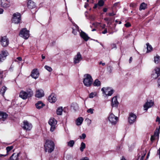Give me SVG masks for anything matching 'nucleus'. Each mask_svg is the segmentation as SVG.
<instances>
[{"instance_id": "nucleus-58", "label": "nucleus", "mask_w": 160, "mask_h": 160, "mask_svg": "<svg viewBox=\"0 0 160 160\" xmlns=\"http://www.w3.org/2000/svg\"><path fill=\"white\" fill-rule=\"evenodd\" d=\"M107 9L106 8H105L103 9V11L104 12H106L107 11Z\"/></svg>"}, {"instance_id": "nucleus-52", "label": "nucleus", "mask_w": 160, "mask_h": 160, "mask_svg": "<svg viewBox=\"0 0 160 160\" xmlns=\"http://www.w3.org/2000/svg\"><path fill=\"white\" fill-rule=\"evenodd\" d=\"M17 59L19 61H21L22 60V58L21 57H18L17 58Z\"/></svg>"}, {"instance_id": "nucleus-23", "label": "nucleus", "mask_w": 160, "mask_h": 160, "mask_svg": "<svg viewBox=\"0 0 160 160\" xmlns=\"http://www.w3.org/2000/svg\"><path fill=\"white\" fill-rule=\"evenodd\" d=\"M8 116V114L6 112H0V120L4 121Z\"/></svg>"}, {"instance_id": "nucleus-8", "label": "nucleus", "mask_w": 160, "mask_h": 160, "mask_svg": "<svg viewBox=\"0 0 160 160\" xmlns=\"http://www.w3.org/2000/svg\"><path fill=\"white\" fill-rule=\"evenodd\" d=\"M108 120L112 125H115L118 121V118L113 114L111 113L108 117Z\"/></svg>"}, {"instance_id": "nucleus-31", "label": "nucleus", "mask_w": 160, "mask_h": 160, "mask_svg": "<svg viewBox=\"0 0 160 160\" xmlns=\"http://www.w3.org/2000/svg\"><path fill=\"white\" fill-rule=\"evenodd\" d=\"M160 128V126L159 127V128H157L154 132V136H158L159 135V134L160 132V131H159V129Z\"/></svg>"}, {"instance_id": "nucleus-25", "label": "nucleus", "mask_w": 160, "mask_h": 160, "mask_svg": "<svg viewBox=\"0 0 160 160\" xmlns=\"http://www.w3.org/2000/svg\"><path fill=\"white\" fill-rule=\"evenodd\" d=\"M20 153L16 154L15 153H13L10 157V160H19L18 158Z\"/></svg>"}, {"instance_id": "nucleus-16", "label": "nucleus", "mask_w": 160, "mask_h": 160, "mask_svg": "<svg viewBox=\"0 0 160 160\" xmlns=\"http://www.w3.org/2000/svg\"><path fill=\"white\" fill-rule=\"evenodd\" d=\"M39 73L37 69H33L32 72L31 74V77L36 79L38 77Z\"/></svg>"}, {"instance_id": "nucleus-40", "label": "nucleus", "mask_w": 160, "mask_h": 160, "mask_svg": "<svg viewBox=\"0 0 160 160\" xmlns=\"http://www.w3.org/2000/svg\"><path fill=\"white\" fill-rule=\"evenodd\" d=\"M159 58L160 57L158 56H157L156 57H154V61L155 63H157L158 62Z\"/></svg>"}, {"instance_id": "nucleus-11", "label": "nucleus", "mask_w": 160, "mask_h": 160, "mask_svg": "<svg viewBox=\"0 0 160 160\" xmlns=\"http://www.w3.org/2000/svg\"><path fill=\"white\" fill-rule=\"evenodd\" d=\"M0 5L4 8H7L10 6L9 0H1Z\"/></svg>"}, {"instance_id": "nucleus-41", "label": "nucleus", "mask_w": 160, "mask_h": 160, "mask_svg": "<svg viewBox=\"0 0 160 160\" xmlns=\"http://www.w3.org/2000/svg\"><path fill=\"white\" fill-rule=\"evenodd\" d=\"M129 6L130 7H131L132 8H135L137 6V4L135 3H130L129 5Z\"/></svg>"}, {"instance_id": "nucleus-22", "label": "nucleus", "mask_w": 160, "mask_h": 160, "mask_svg": "<svg viewBox=\"0 0 160 160\" xmlns=\"http://www.w3.org/2000/svg\"><path fill=\"white\" fill-rule=\"evenodd\" d=\"M27 6L30 9H32L35 7V3L31 0H28Z\"/></svg>"}, {"instance_id": "nucleus-57", "label": "nucleus", "mask_w": 160, "mask_h": 160, "mask_svg": "<svg viewBox=\"0 0 160 160\" xmlns=\"http://www.w3.org/2000/svg\"><path fill=\"white\" fill-rule=\"evenodd\" d=\"M99 64H102V65H103V66H104V65H105V63H102V62H99Z\"/></svg>"}, {"instance_id": "nucleus-64", "label": "nucleus", "mask_w": 160, "mask_h": 160, "mask_svg": "<svg viewBox=\"0 0 160 160\" xmlns=\"http://www.w3.org/2000/svg\"><path fill=\"white\" fill-rule=\"evenodd\" d=\"M121 160H126L125 159V158L123 157H122V158L121 159Z\"/></svg>"}, {"instance_id": "nucleus-14", "label": "nucleus", "mask_w": 160, "mask_h": 160, "mask_svg": "<svg viewBox=\"0 0 160 160\" xmlns=\"http://www.w3.org/2000/svg\"><path fill=\"white\" fill-rule=\"evenodd\" d=\"M82 59V58L80 52L77 53V55L74 58V63L75 64L78 63Z\"/></svg>"}, {"instance_id": "nucleus-27", "label": "nucleus", "mask_w": 160, "mask_h": 160, "mask_svg": "<svg viewBox=\"0 0 160 160\" xmlns=\"http://www.w3.org/2000/svg\"><path fill=\"white\" fill-rule=\"evenodd\" d=\"M147 6L146 4L144 2L142 3L140 5L139 7V10H144L146 9Z\"/></svg>"}, {"instance_id": "nucleus-18", "label": "nucleus", "mask_w": 160, "mask_h": 160, "mask_svg": "<svg viewBox=\"0 0 160 160\" xmlns=\"http://www.w3.org/2000/svg\"><path fill=\"white\" fill-rule=\"evenodd\" d=\"M56 100L55 95L53 93H52L48 97V100L50 102L54 103Z\"/></svg>"}, {"instance_id": "nucleus-1", "label": "nucleus", "mask_w": 160, "mask_h": 160, "mask_svg": "<svg viewBox=\"0 0 160 160\" xmlns=\"http://www.w3.org/2000/svg\"><path fill=\"white\" fill-rule=\"evenodd\" d=\"M45 151L51 153L54 150L55 145L53 142L51 140H47L44 146Z\"/></svg>"}, {"instance_id": "nucleus-20", "label": "nucleus", "mask_w": 160, "mask_h": 160, "mask_svg": "<svg viewBox=\"0 0 160 160\" xmlns=\"http://www.w3.org/2000/svg\"><path fill=\"white\" fill-rule=\"evenodd\" d=\"M118 104L116 97H113L112 99L111 105L112 107H117Z\"/></svg>"}, {"instance_id": "nucleus-15", "label": "nucleus", "mask_w": 160, "mask_h": 160, "mask_svg": "<svg viewBox=\"0 0 160 160\" xmlns=\"http://www.w3.org/2000/svg\"><path fill=\"white\" fill-rule=\"evenodd\" d=\"M136 116L135 115L132 113H130L128 118V122L130 124H132L134 122L136 119Z\"/></svg>"}, {"instance_id": "nucleus-46", "label": "nucleus", "mask_w": 160, "mask_h": 160, "mask_svg": "<svg viewBox=\"0 0 160 160\" xmlns=\"http://www.w3.org/2000/svg\"><path fill=\"white\" fill-rule=\"evenodd\" d=\"M124 25L126 27H130L131 25L130 23L127 22Z\"/></svg>"}, {"instance_id": "nucleus-61", "label": "nucleus", "mask_w": 160, "mask_h": 160, "mask_svg": "<svg viewBox=\"0 0 160 160\" xmlns=\"http://www.w3.org/2000/svg\"><path fill=\"white\" fill-rule=\"evenodd\" d=\"M88 6V3H85L84 5V7L85 8H86Z\"/></svg>"}, {"instance_id": "nucleus-53", "label": "nucleus", "mask_w": 160, "mask_h": 160, "mask_svg": "<svg viewBox=\"0 0 160 160\" xmlns=\"http://www.w3.org/2000/svg\"><path fill=\"white\" fill-rule=\"evenodd\" d=\"M151 140L152 141L154 140V136H152L151 137Z\"/></svg>"}, {"instance_id": "nucleus-29", "label": "nucleus", "mask_w": 160, "mask_h": 160, "mask_svg": "<svg viewBox=\"0 0 160 160\" xmlns=\"http://www.w3.org/2000/svg\"><path fill=\"white\" fill-rule=\"evenodd\" d=\"M101 84L100 82L98 79H96L93 83V85L94 86H99Z\"/></svg>"}, {"instance_id": "nucleus-34", "label": "nucleus", "mask_w": 160, "mask_h": 160, "mask_svg": "<svg viewBox=\"0 0 160 160\" xmlns=\"http://www.w3.org/2000/svg\"><path fill=\"white\" fill-rule=\"evenodd\" d=\"M74 144V141L71 140L68 142V146L70 147H72Z\"/></svg>"}, {"instance_id": "nucleus-55", "label": "nucleus", "mask_w": 160, "mask_h": 160, "mask_svg": "<svg viewBox=\"0 0 160 160\" xmlns=\"http://www.w3.org/2000/svg\"><path fill=\"white\" fill-rule=\"evenodd\" d=\"M158 153L159 155V158L160 159V148H159V149L158 150Z\"/></svg>"}, {"instance_id": "nucleus-60", "label": "nucleus", "mask_w": 160, "mask_h": 160, "mask_svg": "<svg viewBox=\"0 0 160 160\" xmlns=\"http://www.w3.org/2000/svg\"><path fill=\"white\" fill-rule=\"evenodd\" d=\"M118 2H116V3H115L114 4L113 6H116L118 5Z\"/></svg>"}, {"instance_id": "nucleus-62", "label": "nucleus", "mask_w": 160, "mask_h": 160, "mask_svg": "<svg viewBox=\"0 0 160 160\" xmlns=\"http://www.w3.org/2000/svg\"><path fill=\"white\" fill-rule=\"evenodd\" d=\"M42 59H43L45 58V56H43V55H42Z\"/></svg>"}, {"instance_id": "nucleus-63", "label": "nucleus", "mask_w": 160, "mask_h": 160, "mask_svg": "<svg viewBox=\"0 0 160 160\" xmlns=\"http://www.w3.org/2000/svg\"><path fill=\"white\" fill-rule=\"evenodd\" d=\"M149 153H150L149 152L148 153L147 156V159H148V157L149 156Z\"/></svg>"}, {"instance_id": "nucleus-48", "label": "nucleus", "mask_w": 160, "mask_h": 160, "mask_svg": "<svg viewBox=\"0 0 160 160\" xmlns=\"http://www.w3.org/2000/svg\"><path fill=\"white\" fill-rule=\"evenodd\" d=\"M156 121L158 122L159 124L160 123V118L158 117H157Z\"/></svg>"}, {"instance_id": "nucleus-26", "label": "nucleus", "mask_w": 160, "mask_h": 160, "mask_svg": "<svg viewBox=\"0 0 160 160\" xmlns=\"http://www.w3.org/2000/svg\"><path fill=\"white\" fill-rule=\"evenodd\" d=\"M83 121V118L82 117H79L77 119L76 121V123L77 125H80L82 123Z\"/></svg>"}, {"instance_id": "nucleus-36", "label": "nucleus", "mask_w": 160, "mask_h": 160, "mask_svg": "<svg viewBox=\"0 0 160 160\" xmlns=\"http://www.w3.org/2000/svg\"><path fill=\"white\" fill-rule=\"evenodd\" d=\"M104 4V2L102 0H100L98 1V5L101 7L103 6Z\"/></svg>"}, {"instance_id": "nucleus-19", "label": "nucleus", "mask_w": 160, "mask_h": 160, "mask_svg": "<svg viewBox=\"0 0 160 160\" xmlns=\"http://www.w3.org/2000/svg\"><path fill=\"white\" fill-rule=\"evenodd\" d=\"M74 27H72V32L74 35H76L77 33V32H79V28L74 23H73Z\"/></svg>"}, {"instance_id": "nucleus-13", "label": "nucleus", "mask_w": 160, "mask_h": 160, "mask_svg": "<svg viewBox=\"0 0 160 160\" xmlns=\"http://www.w3.org/2000/svg\"><path fill=\"white\" fill-rule=\"evenodd\" d=\"M8 55V53L6 50H3L0 54V62H3Z\"/></svg>"}, {"instance_id": "nucleus-59", "label": "nucleus", "mask_w": 160, "mask_h": 160, "mask_svg": "<svg viewBox=\"0 0 160 160\" xmlns=\"http://www.w3.org/2000/svg\"><path fill=\"white\" fill-rule=\"evenodd\" d=\"M98 5V3L97 4H95L94 5V6L93 7V8H97V6Z\"/></svg>"}, {"instance_id": "nucleus-33", "label": "nucleus", "mask_w": 160, "mask_h": 160, "mask_svg": "<svg viewBox=\"0 0 160 160\" xmlns=\"http://www.w3.org/2000/svg\"><path fill=\"white\" fill-rule=\"evenodd\" d=\"M86 147V145L85 143L83 142H82L81 143L80 147V150L81 152L83 151L84 149Z\"/></svg>"}, {"instance_id": "nucleus-35", "label": "nucleus", "mask_w": 160, "mask_h": 160, "mask_svg": "<svg viewBox=\"0 0 160 160\" xmlns=\"http://www.w3.org/2000/svg\"><path fill=\"white\" fill-rule=\"evenodd\" d=\"M155 70L156 73L157 74V77H158L160 75V67L156 68Z\"/></svg>"}, {"instance_id": "nucleus-10", "label": "nucleus", "mask_w": 160, "mask_h": 160, "mask_svg": "<svg viewBox=\"0 0 160 160\" xmlns=\"http://www.w3.org/2000/svg\"><path fill=\"white\" fill-rule=\"evenodd\" d=\"M1 44L3 47L7 46L9 44V40L6 36L1 37L0 39Z\"/></svg>"}, {"instance_id": "nucleus-37", "label": "nucleus", "mask_w": 160, "mask_h": 160, "mask_svg": "<svg viewBox=\"0 0 160 160\" xmlns=\"http://www.w3.org/2000/svg\"><path fill=\"white\" fill-rule=\"evenodd\" d=\"M44 68L49 72H51L52 71V69L51 68L48 66L45 65L44 66Z\"/></svg>"}, {"instance_id": "nucleus-54", "label": "nucleus", "mask_w": 160, "mask_h": 160, "mask_svg": "<svg viewBox=\"0 0 160 160\" xmlns=\"http://www.w3.org/2000/svg\"><path fill=\"white\" fill-rule=\"evenodd\" d=\"M3 10L2 9L0 8V14H2L3 13Z\"/></svg>"}, {"instance_id": "nucleus-6", "label": "nucleus", "mask_w": 160, "mask_h": 160, "mask_svg": "<svg viewBox=\"0 0 160 160\" xmlns=\"http://www.w3.org/2000/svg\"><path fill=\"white\" fill-rule=\"evenodd\" d=\"M29 32L26 28L22 29L19 33V36L25 39H27L29 37Z\"/></svg>"}, {"instance_id": "nucleus-3", "label": "nucleus", "mask_w": 160, "mask_h": 160, "mask_svg": "<svg viewBox=\"0 0 160 160\" xmlns=\"http://www.w3.org/2000/svg\"><path fill=\"white\" fill-rule=\"evenodd\" d=\"M83 83L85 86L88 87L91 86L93 82V79L91 75L89 74H86L84 75Z\"/></svg>"}, {"instance_id": "nucleus-39", "label": "nucleus", "mask_w": 160, "mask_h": 160, "mask_svg": "<svg viewBox=\"0 0 160 160\" xmlns=\"http://www.w3.org/2000/svg\"><path fill=\"white\" fill-rule=\"evenodd\" d=\"M13 147V146H8L6 148V149L7 150V152H8L10 151H11V150H12Z\"/></svg>"}, {"instance_id": "nucleus-9", "label": "nucleus", "mask_w": 160, "mask_h": 160, "mask_svg": "<svg viewBox=\"0 0 160 160\" xmlns=\"http://www.w3.org/2000/svg\"><path fill=\"white\" fill-rule=\"evenodd\" d=\"M154 103L153 101L150 100H147V102L143 106L144 110H147L148 109L152 107Z\"/></svg>"}, {"instance_id": "nucleus-56", "label": "nucleus", "mask_w": 160, "mask_h": 160, "mask_svg": "<svg viewBox=\"0 0 160 160\" xmlns=\"http://www.w3.org/2000/svg\"><path fill=\"white\" fill-rule=\"evenodd\" d=\"M132 57H131L129 59V62L130 63L132 62Z\"/></svg>"}, {"instance_id": "nucleus-17", "label": "nucleus", "mask_w": 160, "mask_h": 160, "mask_svg": "<svg viewBox=\"0 0 160 160\" xmlns=\"http://www.w3.org/2000/svg\"><path fill=\"white\" fill-rule=\"evenodd\" d=\"M44 93L43 90L41 89H38L36 91L35 96L38 98H41L44 96Z\"/></svg>"}, {"instance_id": "nucleus-49", "label": "nucleus", "mask_w": 160, "mask_h": 160, "mask_svg": "<svg viewBox=\"0 0 160 160\" xmlns=\"http://www.w3.org/2000/svg\"><path fill=\"white\" fill-rule=\"evenodd\" d=\"M80 160H89L88 158L87 157H84L82 159H81Z\"/></svg>"}, {"instance_id": "nucleus-32", "label": "nucleus", "mask_w": 160, "mask_h": 160, "mask_svg": "<svg viewBox=\"0 0 160 160\" xmlns=\"http://www.w3.org/2000/svg\"><path fill=\"white\" fill-rule=\"evenodd\" d=\"M7 89V88L5 86H3L2 87L0 90V92L2 94V95H3L4 94V93Z\"/></svg>"}, {"instance_id": "nucleus-51", "label": "nucleus", "mask_w": 160, "mask_h": 160, "mask_svg": "<svg viewBox=\"0 0 160 160\" xmlns=\"http://www.w3.org/2000/svg\"><path fill=\"white\" fill-rule=\"evenodd\" d=\"M157 82L158 83V87L160 88V78L158 79Z\"/></svg>"}, {"instance_id": "nucleus-24", "label": "nucleus", "mask_w": 160, "mask_h": 160, "mask_svg": "<svg viewBox=\"0 0 160 160\" xmlns=\"http://www.w3.org/2000/svg\"><path fill=\"white\" fill-rule=\"evenodd\" d=\"M36 107L37 109H40L45 106V104L41 101L38 102L35 104Z\"/></svg>"}, {"instance_id": "nucleus-47", "label": "nucleus", "mask_w": 160, "mask_h": 160, "mask_svg": "<svg viewBox=\"0 0 160 160\" xmlns=\"http://www.w3.org/2000/svg\"><path fill=\"white\" fill-rule=\"evenodd\" d=\"M116 15L115 13H114L113 12L109 13L108 15L110 16H112Z\"/></svg>"}, {"instance_id": "nucleus-21", "label": "nucleus", "mask_w": 160, "mask_h": 160, "mask_svg": "<svg viewBox=\"0 0 160 160\" xmlns=\"http://www.w3.org/2000/svg\"><path fill=\"white\" fill-rule=\"evenodd\" d=\"M80 36L85 41H87L90 38L87 34L82 31L80 33Z\"/></svg>"}, {"instance_id": "nucleus-50", "label": "nucleus", "mask_w": 160, "mask_h": 160, "mask_svg": "<svg viewBox=\"0 0 160 160\" xmlns=\"http://www.w3.org/2000/svg\"><path fill=\"white\" fill-rule=\"evenodd\" d=\"M107 32V28L105 29L102 32V33L103 34H105Z\"/></svg>"}, {"instance_id": "nucleus-44", "label": "nucleus", "mask_w": 160, "mask_h": 160, "mask_svg": "<svg viewBox=\"0 0 160 160\" xmlns=\"http://www.w3.org/2000/svg\"><path fill=\"white\" fill-rule=\"evenodd\" d=\"M95 95V94L94 93L92 92L89 94V97L90 98H92Z\"/></svg>"}, {"instance_id": "nucleus-4", "label": "nucleus", "mask_w": 160, "mask_h": 160, "mask_svg": "<svg viewBox=\"0 0 160 160\" xmlns=\"http://www.w3.org/2000/svg\"><path fill=\"white\" fill-rule=\"evenodd\" d=\"M101 91L102 92V93L104 94L106 97L111 96L114 92V90L112 89L109 87H103L101 89Z\"/></svg>"}, {"instance_id": "nucleus-7", "label": "nucleus", "mask_w": 160, "mask_h": 160, "mask_svg": "<svg viewBox=\"0 0 160 160\" xmlns=\"http://www.w3.org/2000/svg\"><path fill=\"white\" fill-rule=\"evenodd\" d=\"M21 15L19 13L17 12L14 13L12 19V22L15 24L19 23L21 21Z\"/></svg>"}, {"instance_id": "nucleus-42", "label": "nucleus", "mask_w": 160, "mask_h": 160, "mask_svg": "<svg viewBox=\"0 0 160 160\" xmlns=\"http://www.w3.org/2000/svg\"><path fill=\"white\" fill-rule=\"evenodd\" d=\"M93 109L92 108H89V109H88V110H87V112L88 113H90L91 114H93Z\"/></svg>"}, {"instance_id": "nucleus-30", "label": "nucleus", "mask_w": 160, "mask_h": 160, "mask_svg": "<svg viewBox=\"0 0 160 160\" xmlns=\"http://www.w3.org/2000/svg\"><path fill=\"white\" fill-rule=\"evenodd\" d=\"M146 45L147 46V52H151L152 49V46L151 45H150L148 43L146 44Z\"/></svg>"}, {"instance_id": "nucleus-28", "label": "nucleus", "mask_w": 160, "mask_h": 160, "mask_svg": "<svg viewBox=\"0 0 160 160\" xmlns=\"http://www.w3.org/2000/svg\"><path fill=\"white\" fill-rule=\"evenodd\" d=\"M63 109L62 107H60L58 108L57 110V114L58 115H61Z\"/></svg>"}, {"instance_id": "nucleus-12", "label": "nucleus", "mask_w": 160, "mask_h": 160, "mask_svg": "<svg viewBox=\"0 0 160 160\" xmlns=\"http://www.w3.org/2000/svg\"><path fill=\"white\" fill-rule=\"evenodd\" d=\"M23 125L22 126V128L26 130H30L32 128V125L31 123H29L27 121H24L23 122Z\"/></svg>"}, {"instance_id": "nucleus-2", "label": "nucleus", "mask_w": 160, "mask_h": 160, "mask_svg": "<svg viewBox=\"0 0 160 160\" xmlns=\"http://www.w3.org/2000/svg\"><path fill=\"white\" fill-rule=\"evenodd\" d=\"M33 94V92L31 89H27L26 91L22 90L20 92L19 96L23 99L25 100L31 97Z\"/></svg>"}, {"instance_id": "nucleus-38", "label": "nucleus", "mask_w": 160, "mask_h": 160, "mask_svg": "<svg viewBox=\"0 0 160 160\" xmlns=\"http://www.w3.org/2000/svg\"><path fill=\"white\" fill-rule=\"evenodd\" d=\"M143 153L142 154V156L140 159V160H143V158L146 153V150L143 151Z\"/></svg>"}, {"instance_id": "nucleus-5", "label": "nucleus", "mask_w": 160, "mask_h": 160, "mask_svg": "<svg viewBox=\"0 0 160 160\" xmlns=\"http://www.w3.org/2000/svg\"><path fill=\"white\" fill-rule=\"evenodd\" d=\"M48 122L49 125L51 126L50 131L51 132H53L55 128L56 125L57 124V120L54 118H51L49 119Z\"/></svg>"}, {"instance_id": "nucleus-43", "label": "nucleus", "mask_w": 160, "mask_h": 160, "mask_svg": "<svg viewBox=\"0 0 160 160\" xmlns=\"http://www.w3.org/2000/svg\"><path fill=\"white\" fill-rule=\"evenodd\" d=\"M86 137V135L85 133H82V136H80V138L81 139H84Z\"/></svg>"}, {"instance_id": "nucleus-45", "label": "nucleus", "mask_w": 160, "mask_h": 160, "mask_svg": "<svg viewBox=\"0 0 160 160\" xmlns=\"http://www.w3.org/2000/svg\"><path fill=\"white\" fill-rule=\"evenodd\" d=\"M111 47L112 49H113V48H117V46L115 44V43H112L111 44Z\"/></svg>"}]
</instances>
